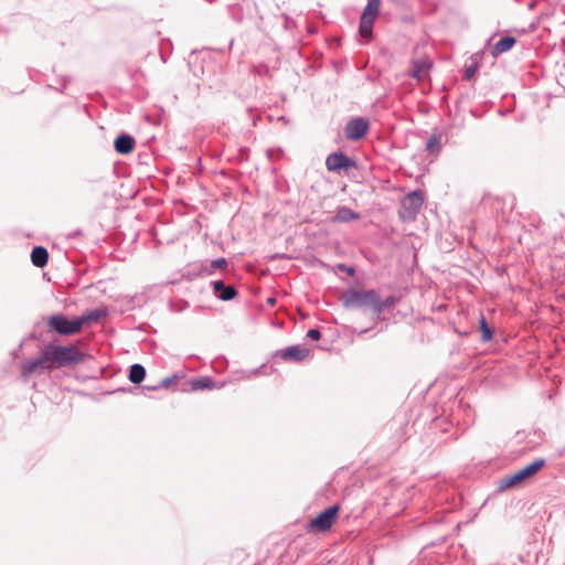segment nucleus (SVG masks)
Returning <instances> with one entry per match:
<instances>
[{
    "label": "nucleus",
    "instance_id": "2eb2a0df",
    "mask_svg": "<svg viewBox=\"0 0 565 565\" xmlns=\"http://www.w3.org/2000/svg\"><path fill=\"white\" fill-rule=\"evenodd\" d=\"M431 63L428 60H419L415 62L412 75L420 81L423 79L424 75L429 71Z\"/></svg>",
    "mask_w": 565,
    "mask_h": 565
},
{
    "label": "nucleus",
    "instance_id": "dca6fc26",
    "mask_svg": "<svg viewBox=\"0 0 565 565\" xmlns=\"http://www.w3.org/2000/svg\"><path fill=\"white\" fill-rule=\"evenodd\" d=\"M214 289L220 291L218 297L223 300H231L235 296L233 287H225L222 281L214 282Z\"/></svg>",
    "mask_w": 565,
    "mask_h": 565
},
{
    "label": "nucleus",
    "instance_id": "6e6552de",
    "mask_svg": "<svg viewBox=\"0 0 565 565\" xmlns=\"http://www.w3.org/2000/svg\"><path fill=\"white\" fill-rule=\"evenodd\" d=\"M326 164L329 170H339L353 166L352 161L341 152L330 154L327 158Z\"/></svg>",
    "mask_w": 565,
    "mask_h": 565
},
{
    "label": "nucleus",
    "instance_id": "aec40b11",
    "mask_svg": "<svg viewBox=\"0 0 565 565\" xmlns=\"http://www.w3.org/2000/svg\"><path fill=\"white\" fill-rule=\"evenodd\" d=\"M525 479L526 478L523 476V473L520 470L516 473H514L513 476L507 478L504 480V484H505V487H513L515 484L523 482Z\"/></svg>",
    "mask_w": 565,
    "mask_h": 565
},
{
    "label": "nucleus",
    "instance_id": "20e7f679",
    "mask_svg": "<svg viewBox=\"0 0 565 565\" xmlns=\"http://www.w3.org/2000/svg\"><path fill=\"white\" fill-rule=\"evenodd\" d=\"M381 0H369L360 21V35L366 40L371 39L373 24L379 15Z\"/></svg>",
    "mask_w": 565,
    "mask_h": 565
},
{
    "label": "nucleus",
    "instance_id": "a211bd4d",
    "mask_svg": "<svg viewBox=\"0 0 565 565\" xmlns=\"http://www.w3.org/2000/svg\"><path fill=\"white\" fill-rule=\"evenodd\" d=\"M544 465L543 460H536L532 462L531 465L526 466L525 468L521 469V472L523 476L527 479L535 475Z\"/></svg>",
    "mask_w": 565,
    "mask_h": 565
},
{
    "label": "nucleus",
    "instance_id": "f03ea898",
    "mask_svg": "<svg viewBox=\"0 0 565 565\" xmlns=\"http://www.w3.org/2000/svg\"><path fill=\"white\" fill-rule=\"evenodd\" d=\"M90 319L87 316L71 320L62 315H55L47 319V326L60 334L71 335L78 333Z\"/></svg>",
    "mask_w": 565,
    "mask_h": 565
},
{
    "label": "nucleus",
    "instance_id": "b1692460",
    "mask_svg": "<svg viewBox=\"0 0 565 565\" xmlns=\"http://www.w3.org/2000/svg\"><path fill=\"white\" fill-rule=\"evenodd\" d=\"M308 337L312 340H319L320 339V332L316 329H311L308 331Z\"/></svg>",
    "mask_w": 565,
    "mask_h": 565
},
{
    "label": "nucleus",
    "instance_id": "9b49d317",
    "mask_svg": "<svg viewBox=\"0 0 565 565\" xmlns=\"http://www.w3.org/2000/svg\"><path fill=\"white\" fill-rule=\"evenodd\" d=\"M189 386L191 391H201V390H216L221 388L223 385H218L211 377H199L193 379L189 382Z\"/></svg>",
    "mask_w": 565,
    "mask_h": 565
},
{
    "label": "nucleus",
    "instance_id": "39448f33",
    "mask_svg": "<svg viewBox=\"0 0 565 565\" xmlns=\"http://www.w3.org/2000/svg\"><path fill=\"white\" fill-rule=\"evenodd\" d=\"M339 513L338 507H330L310 521L308 531L320 533L328 531L337 520Z\"/></svg>",
    "mask_w": 565,
    "mask_h": 565
},
{
    "label": "nucleus",
    "instance_id": "4be33fe9",
    "mask_svg": "<svg viewBox=\"0 0 565 565\" xmlns=\"http://www.w3.org/2000/svg\"><path fill=\"white\" fill-rule=\"evenodd\" d=\"M179 377L177 375L172 376V377H169V379H166L162 381L161 385L163 387H168L170 385H173V384H177Z\"/></svg>",
    "mask_w": 565,
    "mask_h": 565
},
{
    "label": "nucleus",
    "instance_id": "f8f14e48",
    "mask_svg": "<svg viewBox=\"0 0 565 565\" xmlns=\"http://www.w3.org/2000/svg\"><path fill=\"white\" fill-rule=\"evenodd\" d=\"M135 148V140L128 135H120L115 140V149L118 153L127 154L130 153Z\"/></svg>",
    "mask_w": 565,
    "mask_h": 565
},
{
    "label": "nucleus",
    "instance_id": "7ed1b4c3",
    "mask_svg": "<svg viewBox=\"0 0 565 565\" xmlns=\"http://www.w3.org/2000/svg\"><path fill=\"white\" fill-rule=\"evenodd\" d=\"M349 302L353 306L370 307L375 311H381L383 308L393 303V300L382 301L374 290L351 291L349 294Z\"/></svg>",
    "mask_w": 565,
    "mask_h": 565
},
{
    "label": "nucleus",
    "instance_id": "423d86ee",
    "mask_svg": "<svg viewBox=\"0 0 565 565\" xmlns=\"http://www.w3.org/2000/svg\"><path fill=\"white\" fill-rule=\"evenodd\" d=\"M424 203V196L422 192H413L408 194L402 203L401 216L404 220H414L417 213L420 211Z\"/></svg>",
    "mask_w": 565,
    "mask_h": 565
},
{
    "label": "nucleus",
    "instance_id": "f3484780",
    "mask_svg": "<svg viewBox=\"0 0 565 565\" xmlns=\"http://www.w3.org/2000/svg\"><path fill=\"white\" fill-rule=\"evenodd\" d=\"M145 376H146V371H145L143 366H141L140 364H134L130 367L129 380L132 383L138 384V383L142 382Z\"/></svg>",
    "mask_w": 565,
    "mask_h": 565
},
{
    "label": "nucleus",
    "instance_id": "5701e85b",
    "mask_svg": "<svg viewBox=\"0 0 565 565\" xmlns=\"http://www.w3.org/2000/svg\"><path fill=\"white\" fill-rule=\"evenodd\" d=\"M214 268H224L226 266V260L224 258L216 259L212 263Z\"/></svg>",
    "mask_w": 565,
    "mask_h": 565
},
{
    "label": "nucleus",
    "instance_id": "f257e3e1",
    "mask_svg": "<svg viewBox=\"0 0 565 565\" xmlns=\"http://www.w3.org/2000/svg\"><path fill=\"white\" fill-rule=\"evenodd\" d=\"M42 352L49 370L78 363L83 360V353L75 345H47Z\"/></svg>",
    "mask_w": 565,
    "mask_h": 565
},
{
    "label": "nucleus",
    "instance_id": "0eeeda50",
    "mask_svg": "<svg viewBox=\"0 0 565 565\" xmlns=\"http://www.w3.org/2000/svg\"><path fill=\"white\" fill-rule=\"evenodd\" d=\"M369 122L363 118H354L348 122L344 132L348 139L356 140L366 134Z\"/></svg>",
    "mask_w": 565,
    "mask_h": 565
},
{
    "label": "nucleus",
    "instance_id": "9d476101",
    "mask_svg": "<svg viewBox=\"0 0 565 565\" xmlns=\"http://www.w3.org/2000/svg\"><path fill=\"white\" fill-rule=\"evenodd\" d=\"M47 370L46 362H44V354L41 353L39 359L29 360L22 364L21 371L24 376H29L38 371Z\"/></svg>",
    "mask_w": 565,
    "mask_h": 565
},
{
    "label": "nucleus",
    "instance_id": "6ab92c4d",
    "mask_svg": "<svg viewBox=\"0 0 565 565\" xmlns=\"http://www.w3.org/2000/svg\"><path fill=\"white\" fill-rule=\"evenodd\" d=\"M335 218L340 222H348L358 218V214L347 207H342L337 212Z\"/></svg>",
    "mask_w": 565,
    "mask_h": 565
},
{
    "label": "nucleus",
    "instance_id": "4468645a",
    "mask_svg": "<svg viewBox=\"0 0 565 565\" xmlns=\"http://www.w3.org/2000/svg\"><path fill=\"white\" fill-rule=\"evenodd\" d=\"M515 44V40L514 38L512 36H505V38H502L492 49V55L493 56H498L507 51H509L510 49L513 47V45Z\"/></svg>",
    "mask_w": 565,
    "mask_h": 565
},
{
    "label": "nucleus",
    "instance_id": "ddd939ff",
    "mask_svg": "<svg viewBox=\"0 0 565 565\" xmlns=\"http://www.w3.org/2000/svg\"><path fill=\"white\" fill-rule=\"evenodd\" d=\"M49 254L44 247H35L31 253V260L36 267H44L47 263Z\"/></svg>",
    "mask_w": 565,
    "mask_h": 565
},
{
    "label": "nucleus",
    "instance_id": "1a4fd4ad",
    "mask_svg": "<svg viewBox=\"0 0 565 565\" xmlns=\"http://www.w3.org/2000/svg\"><path fill=\"white\" fill-rule=\"evenodd\" d=\"M309 355V349L303 347H290L280 352L284 360L302 361Z\"/></svg>",
    "mask_w": 565,
    "mask_h": 565
},
{
    "label": "nucleus",
    "instance_id": "412c9836",
    "mask_svg": "<svg viewBox=\"0 0 565 565\" xmlns=\"http://www.w3.org/2000/svg\"><path fill=\"white\" fill-rule=\"evenodd\" d=\"M480 331H481V337L484 341H489L492 339V330L487 324L484 319H481V321H480Z\"/></svg>",
    "mask_w": 565,
    "mask_h": 565
}]
</instances>
